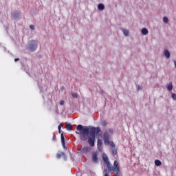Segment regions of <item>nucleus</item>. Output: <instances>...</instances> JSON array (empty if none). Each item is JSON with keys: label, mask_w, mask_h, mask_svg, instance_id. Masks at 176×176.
Returning <instances> with one entry per match:
<instances>
[{"label": "nucleus", "mask_w": 176, "mask_h": 176, "mask_svg": "<svg viewBox=\"0 0 176 176\" xmlns=\"http://www.w3.org/2000/svg\"><path fill=\"white\" fill-rule=\"evenodd\" d=\"M103 173H104L105 176H109V173H108V170L107 169H104Z\"/></svg>", "instance_id": "obj_20"}, {"label": "nucleus", "mask_w": 176, "mask_h": 176, "mask_svg": "<svg viewBox=\"0 0 176 176\" xmlns=\"http://www.w3.org/2000/svg\"><path fill=\"white\" fill-rule=\"evenodd\" d=\"M28 47L30 52H35L38 47V41L35 40L30 41Z\"/></svg>", "instance_id": "obj_3"}, {"label": "nucleus", "mask_w": 176, "mask_h": 176, "mask_svg": "<svg viewBox=\"0 0 176 176\" xmlns=\"http://www.w3.org/2000/svg\"><path fill=\"white\" fill-rule=\"evenodd\" d=\"M164 55L166 58H170V52L168 50H164Z\"/></svg>", "instance_id": "obj_9"}, {"label": "nucleus", "mask_w": 176, "mask_h": 176, "mask_svg": "<svg viewBox=\"0 0 176 176\" xmlns=\"http://www.w3.org/2000/svg\"><path fill=\"white\" fill-rule=\"evenodd\" d=\"M96 134H100V133H101V128L100 127L96 128Z\"/></svg>", "instance_id": "obj_17"}, {"label": "nucleus", "mask_w": 176, "mask_h": 176, "mask_svg": "<svg viewBox=\"0 0 176 176\" xmlns=\"http://www.w3.org/2000/svg\"><path fill=\"white\" fill-rule=\"evenodd\" d=\"M172 98H173V100H175L176 101V94H172Z\"/></svg>", "instance_id": "obj_23"}, {"label": "nucleus", "mask_w": 176, "mask_h": 176, "mask_svg": "<svg viewBox=\"0 0 176 176\" xmlns=\"http://www.w3.org/2000/svg\"><path fill=\"white\" fill-rule=\"evenodd\" d=\"M98 153L97 151H94L92 153V161L94 163H98Z\"/></svg>", "instance_id": "obj_4"}, {"label": "nucleus", "mask_w": 176, "mask_h": 176, "mask_svg": "<svg viewBox=\"0 0 176 176\" xmlns=\"http://www.w3.org/2000/svg\"><path fill=\"white\" fill-rule=\"evenodd\" d=\"M112 153H113V156H116V155H118V150H116V148H113Z\"/></svg>", "instance_id": "obj_16"}, {"label": "nucleus", "mask_w": 176, "mask_h": 176, "mask_svg": "<svg viewBox=\"0 0 176 176\" xmlns=\"http://www.w3.org/2000/svg\"><path fill=\"white\" fill-rule=\"evenodd\" d=\"M109 132L111 134H113V129H109Z\"/></svg>", "instance_id": "obj_25"}, {"label": "nucleus", "mask_w": 176, "mask_h": 176, "mask_svg": "<svg viewBox=\"0 0 176 176\" xmlns=\"http://www.w3.org/2000/svg\"><path fill=\"white\" fill-rule=\"evenodd\" d=\"M64 100H60V105H64Z\"/></svg>", "instance_id": "obj_27"}, {"label": "nucleus", "mask_w": 176, "mask_h": 176, "mask_svg": "<svg viewBox=\"0 0 176 176\" xmlns=\"http://www.w3.org/2000/svg\"><path fill=\"white\" fill-rule=\"evenodd\" d=\"M163 21H164V23H168V18L167 16H164V17L163 18Z\"/></svg>", "instance_id": "obj_19"}, {"label": "nucleus", "mask_w": 176, "mask_h": 176, "mask_svg": "<svg viewBox=\"0 0 176 176\" xmlns=\"http://www.w3.org/2000/svg\"><path fill=\"white\" fill-rule=\"evenodd\" d=\"M65 157V153L64 152H60L56 154L57 159H60L61 157Z\"/></svg>", "instance_id": "obj_7"}, {"label": "nucleus", "mask_w": 176, "mask_h": 176, "mask_svg": "<svg viewBox=\"0 0 176 176\" xmlns=\"http://www.w3.org/2000/svg\"><path fill=\"white\" fill-rule=\"evenodd\" d=\"M62 146L65 148V142H62Z\"/></svg>", "instance_id": "obj_26"}, {"label": "nucleus", "mask_w": 176, "mask_h": 176, "mask_svg": "<svg viewBox=\"0 0 176 176\" xmlns=\"http://www.w3.org/2000/svg\"><path fill=\"white\" fill-rule=\"evenodd\" d=\"M19 60H20L19 58H15V59H14L15 63H17V61H19Z\"/></svg>", "instance_id": "obj_29"}, {"label": "nucleus", "mask_w": 176, "mask_h": 176, "mask_svg": "<svg viewBox=\"0 0 176 176\" xmlns=\"http://www.w3.org/2000/svg\"><path fill=\"white\" fill-rule=\"evenodd\" d=\"M12 16H13L14 19H17L19 17V16H20V12L19 11H16L15 12H14L12 14Z\"/></svg>", "instance_id": "obj_11"}, {"label": "nucleus", "mask_w": 176, "mask_h": 176, "mask_svg": "<svg viewBox=\"0 0 176 176\" xmlns=\"http://www.w3.org/2000/svg\"><path fill=\"white\" fill-rule=\"evenodd\" d=\"M60 138H61V142H65V138H64V134L61 133L60 135Z\"/></svg>", "instance_id": "obj_18"}, {"label": "nucleus", "mask_w": 176, "mask_h": 176, "mask_svg": "<svg viewBox=\"0 0 176 176\" xmlns=\"http://www.w3.org/2000/svg\"><path fill=\"white\" fill-rule=\"evenodd\" d=\"M61 127H63V124H60L58 126L59 133H61Z\"/></svg>", "instance_id": "obj_22"}, {"label": "nucleus", "mask_w": 176, "mask_h": 176, "mask_svg": "<svg viewBox=\"0 0 176 176\" xmlns=\"http://www.w3.org/2000/svg\"><path fill=\"white\" fill-rule=\"evenodd\" d=\"M97 146H98V150L100 152L102 151V142L101 140H98V143H97Z\"/></svg>", "instance_id": "obj_5"}, {"label": "nucleus", "mask_w": 176, "mask_h": 176, "mask_svg": "<svg viewBox=\"0 0 176 176\" xmlns=\"http://www.w3.org/2000/svg\"><path fill=\"white\" fill-rule=\"evenodd\" d=\"M98 9L99 10H104L105 9V6H104V4L100 3V4H98Z\"/></svg>", "instance_id": "obj_10"}, {"label": "nucleus", "mask_w": 176, "mask_h": 176, "mask_svg": "<svg viewBox=\"0 0 176 176\" xmlns=\"http://www.w3.org/2000/svg\"><path fill=\"white\" fill-rule=\"evenodd\" d=\"M142 34L143 35H148V29H146V28H143V29L142 30Z\"/></svg>", "instance_id": "obj_13"}, {"label": "nucleus", "mask_w": 176, "mask_h": 176, "mask_svg": "<svg viewBox=\"0 0 176 176\" xmlns=\"http://www.w3.org/2000/svg\"><path fill=\"white\" fill-rule=\"evenodd\" d=\"M30 30H35V25H30Z\"/></svg>", "instance_id": "obj_24"}, {"label": "nucleus", "mask_w": 176, "mask_h": 176, "mask_svg": "<svg viewBox=\"0 0 176 176\" xmlns=\"http://www.w3.org/2000/svg\"><path fill=\"white\" fill-rule=\"evenodd\" d=\"M155 166L159 167V166H162V162H160V160H155Z\"/></svg>", "instance_id": "obj_12"}, {"label": "nucleus", "mask_w": 176, "mask_h": 176, "mask_svg": "<svg viewBox=\"0 0 176 176\" xmlns=\"http://www.w3.org/2000/svg\"><path fill=\"white\" fill-rule=\"evenodd\" d=\"M140 89H141V88L140 87V86H138V90H140Z\"/></svg>", "instance_id": "obj_32"}, {"label": "nucleus", "mask_w": 176, "mask_h": 176, "mask_svg": "<svg viewBox=\"0 0 176 176\" xmlns=\"http://www.w3.org/2000/svg\"><path fill=\"white\" fill-rule=\"evenodd\" d=\"M104 140L105 145H110L111 148H115V144L113 142L109 141V133H108V132H104Z\"/></svg>", "instance_id": "obj_2"}, {"label": "nucleus", "mask_w": 176, "mask_h": 176, "mask_svg": "<svg viewBox=\"0 0 176 176\" xmlns=\"http://www.w3.org/2000/svg\"><path fill=\"white\" fill-rule=\"evenodd\" d=\"M90 149L91 148L89 146L83 147L81 149V152H82V153H89V152H90Z\"/></svg>", "instance_id": "obj_6"}, {"label": "nucleus", "mask_w": 176, "mask_h": 176, "mask_svg": "<svg viewBox=\"0 0 176 176\" xmlns=\"http://www.w3.org/2000/svg\"><path fill=\"white\" fill-rule=\"evenodd\" d=\"M166 88L169 91H171V90H173V82H170L168 84H167Z\"/></svg>", "instance_id": "obj_8"}, {"label": "nucleus", "mask_w": 176, "mask_h": 176, "mask_svg": "<svg viewBox=\"0 0 176 176\" xmlns=\"http://www.w3.org/2000/svg\"><path fill=\"white\" fill-rule=\"evenodd\" d=\"M53 140H56V135H53Z\"/></svg>", "instance_id": "obj_30"}, {"label": "nucleus", "mask_w": 176, "mask_h": 176, "mask_svg": "<svg viewBox=\"0 0 176 176\" xmlns=\"http://www.w3.org/2000/svg\"><path fill=\"white\" fill-rule=\"evenodd\" d=\"M66 129L67 130H69L71 131V130H72V125L71 124H67L66 125Z\"/></svg>", "instance_id": "obj_15"}, {"label": "nucleus", "mask_w": 176, "mask_h": 176, "mask_svg": "<svg viewBox=\"0 0 176 176\" xmlns=\"http://www.w3.org/2000/svg\"><path fill=\"white\" fill-rule=\"evenodd\" d=\"M72 96L73 98H78V94H76V93H72Z\"/></svg>", "instance_id": "obj_21"}, {"label": "nucleus", "mask_w": 176, "mask_h": 176, "mask_svg": "<svg viewBox=\"0 0 176 176\" xmlns=\"http://www.w3.org/2000/svg\"><path fill=\"white\" fill-rule=\"evenodd\" d=\"M76 134L80 135L81 141H87L90 146H94L96 142V127L89 128L87 126L79 124L76 127Z\"/></svg>", "instance_id": "obj_1"}, {"label": "nucleus", "mask_w": 176, "mask_h": 176, "mask_svg": "<svg viewBox=\"0 0 176 176\" xmlns=\"http://www.w3.org/2000/svg\"><path fill=\"white\" fill-rule=\"evenodd\" d=\"M100 93H101V94H105V91H104V90H100Z\"/></svg>", "instance_id": "obj_28"}, {"label": "nucleus", "mask_w": 176, "mask_h": 176, "mask_svg": "<svg viewBox=\"0 0 176 176\" xmlns=\"http://www.w3.org/2000/svg\"><path fill=\"white\" fill-rule=\"evenodd\" d=\"M122 32L125 36H129V30L126 29H123Z\"/></svg>", "instance_id": "obj_14"}, {"label": "nucleus", "mask_w": 176, "mask_h": 176, "mask_svg": "<svg viewBox=\"0 0 176 176\" xmlns=\"http://www.w3.org/2000/svg\"><path fill=\"white\" fill-rule=\"evenodd\" d=\"M64 89V87H62V89Z\"/></svg>", "instance_id": "obj_33"}, {"label": "nucleus", "mask_w": 176, "mask_h": 176, "mask_svg": "<svg viewBox=\"0 0 176 176\" xmlns=\"http://www.w3.org/2000/svg\"><path fill=\"white\" fill-rule=\"evenodd\" d=\"M103 126H107V122H103Z\"/></svg>", "instance_id": "obj_31"}]
</instances>
